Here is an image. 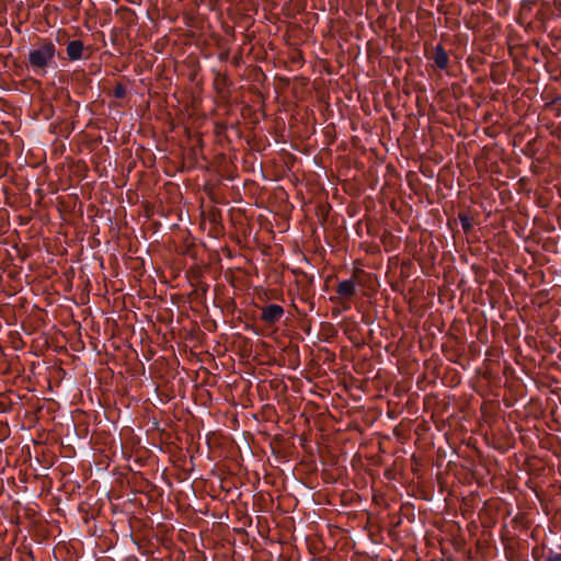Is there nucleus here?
<instances>
[{"mask_svg":"<svg viewBox=\"0 0 561 561\" xmlns=\"http://www.w3.org/2000/svg\"><path fill=\"white\" fill-rule=\"evenodd\" d=\"M83 44L80 41H72L67 46V55L71 60L81 58Z\"/></svg>","mask_w":561,"mask_h":561,"instance_id":"20e7f679","label":"nucleus"},{"mask_svg":"<svg viewBox=\"0 0 561 561\" xmlns=\"http://www.w3.org/2000/svg\"><path fill=\"white\" fill-rule=\"evenodd\" d=\"M122 95H123V91H122V89H121V88H118V89L116 90V96H122Z\"/></svg>","mask_w":561,"mask_h":561,"instance_id":"0eeeda50","label":"nucleus"},{"mask_svg":"<svg viewBox=\"0 0 561 561\" xmlns=\"http://www.w3.org/2000/svg\"><path fill=\"white\" fill-rule=\"evenodd\" d=\"M448 60L449 59L447 53L438 46L434 54V61L436 66L440 69H445L448 65Z\"/></svg>","mask_w":561,"mask_h":561,"instance_id":"39448f33","label":"nucleus"},{"mask_svg":"<svg viewBox=\"0 0 561 561\" xmlns=\"http://www.w3.org/2000/svg\"><path fill=\"white\" fill-rule=\"evenodd\" d=\"M55 45L53 43H43L28 54V65L36 75H44L46 67L53 61L55 56Z\"/></svg>","mask_w":561,"mask_h":561,"instance_id":"f257e3e1","label":"nucleus"},{"mask_svg":"<svg viewBox=\"0 0 561 561\" xmlns=\"http://www.w3.org/2000/svg\"><path fill=\"white\" fill-rule=\"evenodd\" d=\"M550 561H561V553L554 556Z\"/></svg>","mask_w":561,"mask_h":561,"instance_id":"423d86ee","label":"nucleus"},{"mask_svg":"<svg viewBox=\"0 0 561 561\" xmlns=\"http://www.w3.org/2000/svg\"><path fill=\"white\" fill-rule=\"evenodd\" d=\"M336 291L342 298L348 299L355 295V285L351 279L343 280L337 285Z\"/></svg>","mask_w":561,"mask_h":561,"instance_id":"7ed1b4c3","label":"nucleus"},{"mask_svg":"<svg viewBox=\"0 0 561 561\" xmlns=\"http://www.w3.org/2000/svg\"><path fill=\"white\" fill-rule=\"evenodd\" d=\"M284 313V309L278 305H268L263 309L262 319L268 323L277 322Z\"/></svg>","mask_w":561,"mask_h":561,"instance_id":"f03ea898","label":"nucleus"}]
</instances>
